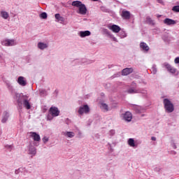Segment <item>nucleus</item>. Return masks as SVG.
I'll use <instances>...</instances> for the list:
<instances>
[{"label": "nucleus", "instance_id": "48", "mask_svg": "<svg viewBox=\"0 0 179 179\" xmlns=\"http://www.w3.org/2000/svg\"><path fill=\"white\" fill-rule=\"evenodd\" d=\"M0 62H2V56H0Z\"/></svg>", "mask_w": 179, "mask_h": 179}, {"label": "nucleus", "instance_id": "34", "mask_svg": "<svg viewBox=\"0 0 179 179\" xmlns=\"http://www.w3.org/2000/svg\"><path fill=\"white\" fill-rule=\"evenodd\" d=\"M40 17H41V19H47V17H48L47 13L43 12V13H41Z\"/></svg>", "mask_w": 179, "mask_h": 179}, {"label": "nucleus", "instance_id": "14", "mask_svg": "<svg viewBox=\"0 0 179 179\" xmlns=\"http://www.w3.org/2000/svg\"><path fill=\"white\" fill-rule=\"evenodd\" d=\"M31 136L34 138V141H35V142H40V141H41L40 135L36 132H31Z\"/></svg>", "mask_w": 179, "mask_h": 179}, {"label": "nucleus", "instance_id": "15", "mask_svg": "<svg viewBox=\"0 0 179 179\" xmlns=\"http://www.w3.org/2000/svg\"><path fill=\"white\" fill-rule=\"evenodd\" d=\"M8 119H9V113L4 111L3 113V116L1 120L2 124H5Z\"/></svg>", "mask_w": 179, "mask_h": 179}, {"label": "nucleus", "instance_id": "36", "mask_svg": "<svg viewBox=\"0 0 179 179\" xmlns=\"http://www.w3.org/2000/svg\"><path fill=\"white\" fill-rule=\"evenodd\" d=\"M40 94L41 96H46L47 95V91L45 90H40Z\"/></svg>", "mask_w": 179, "mask_h": 179}, {"label": "nucleus", "instance_id": "47", "mask_svg": "<svg viewBox=\"0 0 179 179\" xmlns=\"http://www.w3.org/2000/svg\"><path fill=\"white\" fill-rule=\"evenodd\" d=\"M15 174H19V170H15Z\"/></svg>", "mask_w": 179, "mask_h": 179}, {"label": "nucleus", "instance_id": "3", "mask_svg": "<svg viewBox=\"0 0 179 179\" xmlns=\"http://www.w3.org/2000/svg\"><path fill=\"white\" fill-rule=\"evenodd\" d=\"M1 44L6 47H12L13 45H16L17 43L14 39H7L6 41H3Z\"/></svg>", "mask_w": 179, "mask_h": 179}, {"label": "nucleus", "instance_id": "35", "mask_svg": "<svg viewBox=\"0 0 179 179\" xmlns=\"http://www.w3.org/2000/svg\"><path fill=\"white\" fill-rule=\"evenodd\" d=\"M172 10H173V12L178 13V12H179V6H174L172 8Z\"/></svg>", "mask_w": 179, "mask_h": 179}, {"label": "nucleus", "instance_id": "46", "mask_svg": "<svg viewBox=\"0 0 179 179\" xmlns=\"http://www.w3.org/2000/svg\"><path fill=\"white\" fill-rule=\"evenodd\" d=\"M173 149H177V145H176V144H173Z\"/></svg>", "mask_w": 179, "mask_h": 179}, {"label": "nucleus", "instance_id": "30", "mask_svg": "<svg viewBox=\"0 0 179 179\" xmlns=\"http://www.w3.org/2000/svg\"><path fill=\"white\" fill-rule=\"evenodd\" d=\"M101 106L103 110H106V111H108V105L104 103H101Z\"/></svg>", "mask_w": 179, "mask_h": 179}, {"label": "nucleus", "instance_id": "10", "mask_svg": "<svg viewBox=\"0 0 179 179\" xmlns=\"http://www.w3.org/2000/svg\"><path fill=\"white\" fill-rule=\"evenodd\" d=\"M17 83H19L20 86H26V85H27V81L24 79V77L20 76L17 78Z\"/></svg>", "mask_w": 179, "mask_h": 179}, {"label": "nucleus", "instance_id": "32", "mask_svg": "<svg viewBox=\"0 0 179 179\" xmlns=\"http://www.w3.org/2000/svg\"><path fill=\"white\" fill-rule=\"evenodd\" d=\"M17 106L20 110H22L23 107V103H22V101L20 99L17 100Z\"/></svg>", "mask_w": 179, "mask_h": 179}, {"label": "nucleus", "instance_id": "25", "mask_svg": "<svg viewBox=\"0 0 179 179\" xmlns=\"http://www.w3.org/2000/svg\"><path fill=\"white\" fill-rule=\"evenodd\" d=\"M1 16L3 19H8V17H9V14L6 11H1Z\"/></svg>", "mask_w": 179, "mask_h": 179}, {"label": "nucleus", "instance_id": "8", "mask_svg": "<svg viewBox=\"0 0 179 179\" xmlns=\"http://www.w3.org/2000/svg\"><path fill=\"white\" fill-rule=\"evenodd\" d=\"M164 24H166V26H173V25L176 24L177 22L174 20H172L170 18H166L164 20Z\"/></svg>", "mask_w": 179, "mask_h": 179}, {"label": "nucleus", "instance_id": "19", "mask_svg": "<svg viewBox=\"0 0 179 179\" xmlns=\"http://www.w3.org/2000/svg\"><path fill=\"white\" fill-rule=\"evenodd\" d=\"M23 106L27 108V110H30L31 108V106L30 105V102H29V100L24 99L23 100Z\"/></svg>", "mask_w": 179, "mask_h": 179}, {"label": "nucleus", "instance_id": "2", "mask_svg": "<svg viewBox=\"0 0 179 179\" xmlns=\"http://www.w3.org/2000/svg\"><path fill=\"white\" fill-rule=\"evenodd\" d=\"M89 111H90V108H89L88 105H84L83 106H80L78 109V114H80V115H83L84 113L85 114H87V113H89Z\"/></svg>", "mask_w": 179, "mask_h": 179}, {"label": "nucleus", "instance_id": "39", "mask_svg": "<svg viewBox=\"0 0 179 179\" xmlns=\"http://www.w3.org/2000/svg\"><path fill=\"white\" fill-rule=\"evenodd\" d=\"M101 10H102V12H107V9L104 6H101Z\"/></svg>", "mask_w": 179, "mask_h": 179}, {"label": "nucleus", "instance_id": "23", "mask_svg": "<svg viewBox=\"0 0 179 179\" xmlns=\"http://www.w3.org/2000/svg\"><path fill=\"white\" fill-rule=\"evenodd\" d=\"M82 4L80 1H74L71 3L72 6H76V8H80Z\"/></svg>", "mask_w": 179, "mask_h": 179}, {"label": "nucleus", "instance_id": "40", "mask_svg": "<svg viewBox=\"0 0 179 179\" xmlns=\"http://www.w3.org/2000/svg\"><path fill=\"white\" fill-rule=\"evenodd\" d=\"M6 149H9V150H12V148H13V146L12 145H6Z\"/></svg>", "mask_w": 179, "mask_h": 179}, {"label": "nucleus", "instance_id": "43", "mask_svg": "<svg viewBox=\"0 0 179 179\" xmlns=\"http://www.w3.org/2000/svg\"><path fill=\"white\" fill-rule=\"evenodd\" d=\"M154 170H155V171H160V168H159V167H155V168L154 169Z\"/></svg>", "mask_w": 179, "mask_h": 179}, {"label": "nucleus", "instance_id": "9", "mask_svg": "<svg viewBox=\"0 0 179 179\" xmlns=\"http://www.w3.org/2000/svg\"><path fill=\"white\" fill-rule=\"evenodd\" d=\"M133 72H134V69L126 68L122 71V75H123V76H127V75H129L130 73H132Z\"/></svg>", "mask_w": 179, "mask_h": 179}, {"label": "nucleus", "instance_id": "45", "mask_svg": "<svg viewBox=\"0 0 179 179\" xmlns=\"http://www.w3.org/2000/svg\"><path fill=\"white\" fill-rule=\"evenodd\" d=\"M151 139H152V141H156V137L152 136V137H151Z\"/></svg>", "mask_w": 179, "mask_h": 179}, {"label": "nucleus", "instance_id": "18", "mask_svg": "<svg viewBox=\"0 0 179 179\" xmlns=\"http://www.w3.org/2000/svg\"><path fill=\"white\" fill-rule=\"evenodd\" d=\"M38 48H39V50H45V48H48V44L39 42L38 43Z\"/></svg>", "mask_w": 179, "mask_h": 179}, {"label": "nucleus", "instance_id": "42", "mask_svg": "<svg viewBox=\"0 0 179 179\" xmlns=\"http://www.w3.org/2000/svg\"><path fill=\"white\" fill-rule=\"evenodd\" d=\"M158 3H161L162 5H164V2H163V0H157Z\"/></svg>", "mask_w": 179, "mask_h": 179}, {"label": "nucleus", "instance_id": "20", "mask_svg": "<svg viewBox=\"0 0 179 179\" xmlns=\"http://www.w3.org/2000/svg\"><path fill=\"white\" fill-rule=\"evenodd\" d=\"M55 17L57 19V20H58V22H65V18L61 16L59 13L55 14Z\"/></svg>", "mask_w": 179, "mask_h": 179}, {"label": "nucleus", "instance_id": "41", "mask_svg": "<svg viewBox=\"0 0 179 179\" xmlns=\"http://www.w3.org/2000/svg\"><path fill=\"white\" fill-rule=\"evenodd\" d=\"M175 64H179V57H176L174 60Z\"/></svg>", "mask_w": 179, "mask_h": 179}, {"label": "nucleus", "instance_id": "51", "mask_svg": "<svg viewBox=\"0 0 179 179\" xmlns=\"http://www.w3.org/2000/svg\"><path fill=\"white\" fill-rule=\"evenodd\" d=\"M141 117H145V115H142Z\"/></svg>", "mask_w": 179, "mask_h": 179}, {"label": "nucleus", "instance_id": "5", "mask_svg": "<svg viewBox=\"0 0 179 179\" xmlns=\"http://www.w3.org/2000/svg\"><path fill=\"white\" fill-rule=\"evenodd\" d=\"M48 112L49 114H51L53 117H58V115H59V110L55 106H52Z\"/></svg>", "mask_w": 179, "mask_h": 179}, {"label": "nucleus", "instance_id": "24", "mask_svg": "<svg viewBox=\"0 0 179 179\" xmlns=\"http://www.w3.org/2000/svg\"><path fill=\"white\" fill-rule=\"evenodd\" d=\"M65 136H68V138H73L75 136V133L73 131H67L64 134Z\"/></svg>", "mask_w": 179, "mask_h": 179}, {"label": "nucleus", "instance_id": "52", "mask_svg": "<svg viewBox=\"0 0 179 179\" xmlns=\"http://www.w3.org/2000/svg\"><path fill=\"white\" fill-rule=\"evenodd\" d=\"M16 96H19V94H16Z\"/></svg>", "mask_w": 179, "mask_h": 179}, {"label": "nucleus", "instance_id": "31", "mask_svg": "<svg viewBox=\"0 0 179 179\" xmlns=\"http://www.w3.org/2000/svg\"><path fill=\"white\" fill-rule=\"evenodd\" d=\"M120 38H124L127 37V33L124 31H121L120 32Z\"/></svg>", "mask_w": 179, "mask_h": 179}, {"label": "nucleus", "instance_id": "33", "mask_svg": "<svg viewBox=\"0 0 179 179\" xmlns=\"http://www.w3.org/2000/svg\"><path fill=\"white\" fill-rule=\"evenodd\" d=\"M54 117H55V116H52V115L51 113H50V112H48V114L47 115L48 121H52V120L54 118Z\"/></svg>", "mask_w": 179, "mask_h": 179}, {"label": "nucleus", "instance_id": "6", "mask_svg": "<svg viewBox=\"0 0 179 179\" xmlns=\"http://www.w3.org/2000/svg\"><path fill=\"white\" fill-rule=\"evenodd\" d=\"M108 29L112 30L113 33H120L121 31V27L117 24H113L112 26H108Z\"/></svg>", "mask_w": 179, "mask_h": 179}, {"label": "nucleus", "instance_id": "16", "mask_svg": "<svg viewBox=\"0 0 179 179\" xmlns=\"http://www.w3.org/2000/svg\"><path fill=\"white\" fill-rule=\"evenodd\" d=\"M37 151L36 150V147L34 145H29V155H31L32 156H36Z\"/></svg>", "mask_w": 179, "mask_h": 179}, {"label": "nucleus", "instance_id": "27", "mask_svg": "<svg viewBox=\"0 0 179 179\" xmlns=\"http://www.w3.org/2000/svg\"><path fill=\"white\" fill-rule=\"evenodd\" d=\"M138 90H134L133 88H130L127 90V93L129 94H134V93H138Z\"/></svg>", "mask_w": 179, "mask_h": 179}, {"label": "nucleus", "instance_id": "38", "mask_svg": "<svg viewBox=\"0 0 179 179\" xmlns=\"http://www.w3.org/2000/svg\"><path fill=\"white\" fill-rule=\"evenodd\" d=\"M42 140H43V143H47V142H48V141H49V138H48V137L45 136L42 138Z\"/></svg>", "mask_w": 179, "mask_h": 179}, {"label": "nucleus", "instance_id": "7", "mask_svg": "<svg viewBox=\"0 0 179 179\" xmlns=\"http://www.w3.org/2000/svg\"><path fill=\"white\" fill-rule=\"evenodd\" d=\"M164 66H165L167 71H169V72H170L171 73H176V72H177V69L173 68L171 65H170L169 63H164Z\"/></svg>", "mask_w": 179, "mask_h": 179}, {"label": "nucleus", "instance_id": "17", "mask_svg": "<svg viewBox=\"0 0 179 179\" xmlns=\"http://www.w3.org/2000/svg\"><path fill=\"white\" fill-rule=\"evenodd\" d=\"M122 17H124V19H131V13L129 11H122Z\"/></svg>", "mask_w": 179, "mask_h": 179}, {"label": "nucleus", "instance_id": "37", "mask_svg": "<svg viewBox=\"0 0 179 179\" xmlns=\"http://www.w3.org/2000/svg\"><path fill=\"white\" fill-rule=\"evenodd\" d=\"M109 135H110V136H114V135H115V130H110V131H109Z\"/></svg>", "mask_w": 179, "mask_h": 179}, {"label": "nucleus", "instance_id": "50", "mask_svg": "<svg viewBox=\"0 0 179 179\" xmlns=\"http://www.w3.org/2000/svg\"><path fill=\"white\" fill-rule=\"evenodd\" d=\"M91 1H93L94 2H97V1L99 0H91Z\"/></svg>", "mask_w": 179, "mask_h": 179}, {"label": "nucleus", "instance_id": "29", "mask_svg": "<svg viewBox=\"0 0 179 179\" xmlns=\"http://www.w3.org/2000/svg\"><path fill=\"white\" fill-rule=\"evenodd\" d=\"M151 72L152 73H153L154 75H156V73H157V69L156 68V65H153L152 69H151Z\"/></svg>", "mask_w": 179, "mask_h": 179}, {"label": "nucleus", "instance_id": "11", "mask_svg": "<svg viewBox=\"0 0 179 179\" xmlns=\"http://www.w3.org/2000/svg\"><path fill=\"white\" fill-rule=\"evenodd\" d=\"M90 34H92V32H90V31H80L78 33V36H80V37H81L82 38L85 37H88V36H90Z\"/></svg>", "mask_w": 179, "mask_h": 179}, {"label": "nucleus", "instance_id": "4", "mask_svg": "<svg viewBox=\"0 0 179 179\" xmlns=\"http://www.w3.org/2000/svg\"><path fill=\"white\" fill-rule=\"evenodd\" d=\"M122 117L124 121L127 122H131L132 121V113L131 112L127 111L125 113L122 114Z\"/></svg>", "mask_w": 179, "mask_h": 179}, {"label": "nucleus", "instance_id": "44", "mask_svg": "<svg viewBox=\"0 0 179 179\" xmlns=\"http://www.w3.org/2000/svg\"><path fill=\"white\" fill-rule=\"evenodd\" d=\"M110 38H113V41H117V38L114 37V36L112 35V37Z\"/></svg>", "mask_w": 179, "mask_h": 179}, {"label": "nucleus", "instance_id": "21", "mask_svg": "<svg viewBox=\"0 0 179 179\" xmlns=\"http://www.w3.org/2000/svg\"><path fill=\"white\" fill-rule=\"evenodd\" d=\"M103 34H106L108 37H113V34H111V32L108 31V29L103 28L102 29Z\"/></svg>", "mask_w": 179, "mask_h": 179}, {"label": "nucleus", "instance_id": "26", "mask_svg": "<svg viewBox=\"0 0 179 179\" xmlns=\"http://www.w3.org/2000/svg\"><path fill=\"white\" fill-rule=\"evenodd\" d=\"M128 145L131 148H135V140H134V138H129L128 140Z\"/></svg>", "mask_w": 179, "mask_h": 179}, {"label": "nucleus", "instance_id": "12", "mask_svg": "<svg viewBox=\"0 0 179 179\" xmlns=\"http://www.w3.org/2000/svg\"><path fill=\"white\" fill-rule=\"evenodd\" d=\"M79 8V13H80V15H86L87 12V8H86V6L85 4H82L80 7H78Z\"/></svg>", "mask_w": 179, "mask_h": 179}, {"label": "nucleus", "instance_id": "28", "mask_svg": "<svg viewBox=\"0 0 179 179\" xmlns=\"http://www.w3.org/2000/svg\"><path fill=\"white\" fill-rule=\"evenodd\" d=\"M137 92H138V93H141V94H143V96H146V94H148V91L145 90L138 89L137 90Z\"/></svg>", "mask_w": 179, "mask_h": 179}, {"label": "nucleus", "instance_id": "49", "mask_svg": "<svg viewBox=\"0 0 179 179\" xmlns=\"http://www.w3.org/2000/svg\"><path fill=\"white\" fill-rule=\"evenodd\" d=\"M157 17H162V15H158L157 16Z\"/></svg>", "mask_w": 179, "mask_h": 179}, {"label": "nucleus", "instance_id": "13", "mask_svg": "<svg viewBox=\"0 0 179 179\" xmlns=\"http://www.w3.org/2000/svg\"><path fill=\"white\" fill-rule=\"evenodd\" d=\"M140 48H141L143 51H145L146 52H148V51L150 50V48H149V45H148V44H146V43L145 42H141L140 43Z\"/></svg>", "mask_w": 179, "mask_h": 179}, {"label": "nucleus", "instance_id": "22", "mask_svg": "<svg viewBox=\"0 0 179 179\" xmlns=\"http://www.w3.org/2000/svg\"><path fill=\"white\" fill-rule=\"evenodd\" d=\"M146 22L148 24H150L151 26H155V20H152V18L149 16L146 17Z\"/></svg>", "mask_w": 179, "mask_h": 179}, {"label": "nucleus", "instance_id": "1", "mask_svg": "<svg viewBox=\"0 0 179 179\" xmlns=\"http://www.w3.org/2000/svg\"><path fill=\"white\" fill-rule=\"evenodd\" d=\"M164 107L166 113H173L174 111V104L169 99H164Z\"/></svg>", "mask_w": 179, "mask_h": 179}]
</instances>
